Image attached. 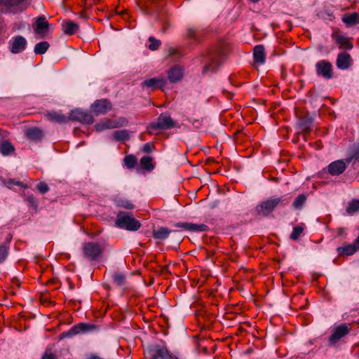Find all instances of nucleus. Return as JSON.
Instances as JSON below:
<instances>
[{
  "label": "nucleus",
  "instance_id": "1",
  "mask_svg": "<svg viewBox=\"0 0 359 359\" xmlns=\"http://www.w3.org/2000/svg\"><path fill=\"white\" fill-rule=\"evenodd\" d=\"M231 50V44L226 41H220L215 50L210 54L211 62L203 68V73L208 71L214 72L220 64L218 60L227 56Z\"/></svg>",
  "mask_w": 359,
  "mask_h": 359
},
{
  "label": "nucleus",
  "instance_id": "2",
  "mask_svg": "<svg viewBox=\"0 0 359 359\" xmlns=\"http://www.w3.org/2000/svg\"><path fill=\"white\" fill-rule=\"evenodd\" d=\"M176 123L168 114H161L157 121L151 123L147 127V132L152 135L157 130H167L175 127Z\"/></svg>",
  "mask_w": 359,
  "mask_h": 359
},
{
  "label": "nucleus",
  "instance_id": "3",
  "mask_svg": "<svg viewBox=\"0 0 359 359\" xmlns=\"http://www.w3.org/2000/svg\"><path fill=\"white\" fill-rule=\"evenodd\" d=\"M116 226L128 231H137L140 229V223L127 212H120L116 217Z\"/></svg>",
  "mask_w": 359,
  "mask_h": 359
},
{
  "label": "nucleus",
  "instance_id": "4",
  "mask_svg": "<svg viewBox=\"0 0 359 359\" xmlns=\"http://www.w3.org/2000/svg\"><path fill=\"white\" fill-rule=\"evenodd\" d=\"M103 248L97 243L89 242L83 244L84 257L89 260H97L102 257Z\"/></svg>",
  "mask_w": 359,
  "mask_h": 359
},
{
  "label": "nucleus",
  "instance_id": "5",
  "mask_svg": "<svg viewBox=\"0 0 359 359\" xmlns=\"http://www.w3.org/2000/svg\"><path fill=\"white\" fill-rule=\"evenodd\" d=\"M128 121L124 117L116 119H104L95 126V129L97 132H101L107 129H114L126 126Z\"/></svg>",
  "mask_w": 359,
  "mask_h": 359
},
{
  "label": "nucleus",
  "instance_id": "6",
  "mask_svg": "<svg viewBox=\"0 0 359 359\" xmlns=\"http://www.w3.org/2000/svg\"><path fill=\"white\" fill-rule=\"evenodd\" d=\"M31 0H0V8L6 11H18L25 9Z\"/></svg>",
  "mask_w": 359,
  "mask_h": 359
},
{
  "label": "nucleus",
  "instance_id": "7",
  "mask_svg": "<svg viewBox=\"0 0 359 359\" xmlns=\"http://www.w3.org/2000/svg\"><path fill=\"white\" fill-rule=\"evenodd\" d=\"M280 201L281 199L279 198H269L258 205L257 206V211L262 216H267L273 211Z\"/></svg>",
  "mask_w": 359,
  "mask_h": 359
},
{
  "label": "nucleus",
  "instance_id": "8",
  "mask_svg": "<svg viewBox=\"0 0 359 359\" xmlns=\"http://www.w3.org/2000/svg\"><path fill=\"white\" fill-rule=\"evenodd\" d=\"M32 29L36 39L50 38L53 33L51 24H32Z\"/></svg>",
  "mask_w": 359,
  "mask_h": 359
},
{
  "label": "nucleus",
  "instance_id": "9",
  "mask_svg": "<svg viewBox=\"0 0 359 359\" xmlns=\"http://www.w3.org/2000/svg\"><path fill=\"white\" fill-rule=\"evenodd\" d=\"M112 109L111 102L106 99L97 100L92 104L90 111L95 115L105 114Z\"/></svg>",
  "mask_w": 359,
  "mask_h": 359
},
{
  "label": "nucleus",
  "instance_id": "10",
  "mask_svg": "<svg viewBox=\"0 0 359 359\" xmlns=\"http://www.w3.org/2000/svg\"><path fill=\"white\" fill-rule=\"evenodd\" d=\"M95 329V326L93 325H89L86 323H79L74 327H72L67 332H64L61 334V338L63 337H72L74 335L79 334L80 333H85L90 331H92Z\"/></svg>",
  "mask_w": 359,
  "mask_h": 359
},
{
  "label": "nucleus",
  "instance_id": "11",
  "mask_svg": "<svg viewBox=\"0 0 359 359\" xmlns=\"http://www.w3.org/2000/svg\"><path fill=\"white\" fill-rule=\"evenodd\" d=\"M68 118L69 121H77L86 124H91L94 121V118L91 114L80 109L72 111Z\"/></svg>",
  "mask_w": 359,
  "mask_h": 359
},
{
  "label": "nucleus",
  "instance_id": "12",
  "mask_svg": "<svg viewBox=\"0 0 359 359\" xmlns=\"http://www.w3.org/2000/svg\"><path fill=\"white\" fill-rule=\"evenodd\" d=\"M316 72L318 75L322 76L326 79L332 78V66L327 60H320L316 65Z\"/></svg>",
  "mask_w": 359,
  "mask_h": 359
},
{
  "label": "nucleus",
  "instance_id": "13",
  "mask_svg": "<svg viewBox=\"0 0 359 359\" xmlns=\"http://www.w3.org/2000/svg\"><path fill=\"white\" fill-rule=\"evenodd\" d=\"M350 330V328L345 324L338 325L333 329L332 334L329 337V341L332 344H334L343 337L348 334Z\"/></svg>",
  "mask_w": 359,
  "mask_h": 359
},
{
  "label": "nucleus",
  "instance_id": "14",
  "mask_svg": "<svg viewBox=\"0 0 359 359\" xmlns=\"http://www.w3.org/2000/svg\"><path fill=\"white\" fill-rule=\"evenodd\" d=\"M347 163V161L344 160L333 161L327 166V172L332 176L339 175L346 169Z\"/></svg>",
  "mask_w": 359,
  "mask_h": 359
},
{
  "label": "nucleus",
  "instance_id": "15",
  "mask_svg": "<svg viewBox=\"0 0 359 359\" xmlns=\"http://www.w3.org/2000/svg\"><path fill=\"white\" fill-rule=\"evenodd\" d=\"M332 36L339 48L348 50L353 48V44L350 41V39L342 35L339 31L333 32Z\"/></svg>",
  "mask_w": 359,
  "mask_h": 359
},
{
  "label": "nucleus",
  "instance_id": "16",
  "mask_svg": "<svg viewBox=\"0 0 359 359\" xmlns=\"http://www.w3.org/2000/svg\"><path fill=\"white\" fill-rule=\"evenodd\" d=\"M175 226L180 227L183 229L184 230L191 231H205L208 230V227L205 224H198L190 222H177L175 224Z\"/></svg>",
  "mask_w": 359,
  "mask_h": 359
},
{
  "label": "nucleus",
  "instance_id": "17",
  "mask_svg": "<svg viewBox=\"0 0 359 359\" xmlns=\"http://www.w3.org/2000/svg\"><path fill=\"white\" fill-rule=\"evenodd\" d=\"M166 84V80L163 77L151 78L145 80L142 83L143 87H147L151 90L156 88H163Z\"/></svg>",
  "mask_w": 359,
  "mask_h": 359
},
{
  "label": "nucleus",
  "instance_id": "18",
  "mask_svg": "<svg viewBox=\"0 0 359 359\" xmlns=\"http://www.w3.org/2000/svg\"><path fill=\"white\" fill-rule=\"evenodd\" d=\"M184 74V68L180 65H175L170 69L168 72V78L172 83L180 81Z\"/></svg>",
  "mask_w": 359,
  "mask_h": 359
},
{
  "label": "nucleus",
  "instance_id": "19",
  "mask_svg": "<svg viewBox=\"0 0 359 359\" xmlns=\"http://www.w3.org/2000/svg\"><path fill=\"white\" fill-rule=\"evenodd\" d=\"M351 55L347 53H341L338 55L336 65L339 69H346L351 65Z\"/></svg>",
  "mask_w": 359,
  "mask_h": 359
},
{
  "label": "nucleus",
  "instance_id": "20",
  "mask_svg": "<svg viewBox=\"0 0 359 359\" xmlns=\"http://www.w3.org/2000/svg\"><path fill=\"white\" fill-rule=\"evenodd\" d=\"M27 45L26 39L22 36H18L13 39L11 51L13 53H18L25 50Z\"/></svg>",
  "mask_w": 359,
  "mask_h": 359
},
{
  "label": "nucleus",
  "instance_id": "21",
  "mask_svg": "<svg viewBox=\"0 0 359 359\" xmlns=\"http://www.w3.org/2000/svg\"><path fill=\"white\" fill-rule=\"evenodd\" d=\"M152 359H172V355L166 347L157 346L154 349Z\"/></svg>",
  "mask_w": 359,
  "mask_h": 359
},
{
  "label": "nucleus",
  "instance_id": "22",
  "mask_svg": "<svg viewBox=\"0 0 359 359\" xmlns=\"http://www.w3.org/2000/svg\"><path fill=\"white\" fill-rule=\"evenodd\" d=\"M25 135L29 140L32 141H39L43 136L42 131L34 127L26 130Z\"/></svg>",
  "mask_w": 359,
  "mask_h": 359
},
{
  "label": "nucleus",
  "instance_id": "23",
  "mask_svg": "<svg viewBox=\"0 0 359 359\" xmlns=\"http://www.w3.org/2000/svg\"><path fill=\"white\" fill-rule=\"evenodd\" d=\"M254 61L257 64H263L265 61L264 48L262 46H256L254 48Z\"/></svg>",
  "mask_w": 359,
  "mask_h": 359
},
{
  "label": "nucleus",
  "instance_id": "24",
  "mask_svg": "<svg viewBox=\"0 0 359 359\" xmlns=\"http://www.w3.org/2000/svg\"><path fill=\"white\" fill-rule=\"evenodd\" d=\"M46 116L49 121L58 123H62L69 121L67 116H65L59 112H49L46 115Z\"/></svg>",
  "mask_w": 359,
  "mask_h": 359
},
{
  "label": "nucleus",
  "instance_id": "25",
  "mask_svg": "<svg viewBox=\"0 0 359 359\" xmlns=\"http://www.w3.org/2000/svg\"><path fill=\"white\" fill-rule=\"evenodd\" d=\"M171 230H170L167 227H161L158 229L153 230L152 232L154 238L158 240L166 239L169 236Z\"/></svg>",
  "mask_w": 359,
  "mask_h": 359
},
{
  "label": "nucleus",
  "instance_id": "26",
  "mask_svg": "<svg viewBox=\"0 0 359 359\" xmlns=\"http://www.w3.org/2000/svg\"><path fill=\"white\" fill-rule=\"evenodd\" d=\"M356 251L353 244H348L337 248V252L339 255L349 256L353 255Z\"/></svg>",
  "mask_w": 359,
  "mask_h": 359
},
{
  "label": "nucleus",
  "instance_id": "27",
  "mask_svg": "<svg viewBox=\"0 0 359 359\" xmlns=\"http://www.w3.org/2000/svg\"><path fill=\"white\" fill-rule=\"evenodd\" d=\"M62 31L65 34L72 35L76 34L79 30L78 24H62Z\"/></svg>",
  "mask_w": 359,
  "mask_h": 359
},
{
  "label": "nucleus",
  "instance_id": "28",
  "mask_svg": "<svg viewBox=\"0 0 359 359\" xmlns=\"http://www.w3.org/2000/svg\"><path fill=\"white\" fill-rule=\"evenodd\" d=\"M49 47V43L48 41H43L35 45L34 52L36 55H43L48 50Z\"/></svg>",
  "mask_w": 359,
  "mask_h": 359
},
{
  "label": "nucleus",
  "instance_id": "29",
  "mask_svg": "<svg viewBox=\"0 0 359 359\" xmlns=\"http://www.w3.org/2000/svg\"><path fill=\"white\" fill-rule=\"evenodd\" d=\"M15 150L14 147L8 141H4L0 144V152L4 155H9Z\"/></svg>",
  "mask_w": 359,
  "mask_h": 359
},
{
  "label": "nucleus",
  "instance_id": "30",
  "mask_svg": "<svg viewBox=\"0 0 359 359\" xmlns=\"http://www.w3.org/2000/svg\"><path fill=\"white\" fill-rule=\"evenodd\" d=\"M140 165L141 168L147 170H151L154 168V165L153 164V158L150 156H143L140 159Z\"/></svg>",
  "mask_w": 359,
  "mask_h": 359
},
{
  "label": "nucleus",
  "instance_id": "31",
  "mask_svg": "<svg viewBox=\"0 0 359 359\" xmlns=\"http://www.w3.org/2000/svg\"><path fill=\"white\" fill-rule=\"evenodd\" d=\"M4 184L9 189H13L14 186L21 187L24 189H27L28 186L23 184L20 181H17L13 179H8L4 181Z\"/></svg>",
  "mask_w": 359,
  "mask_h": 359
},
{
  "label": "nucleus",
  "instance_id": "32",
  "mask_svg": "<svg viewBox=\"0 0 359 359\" xmlns=\"http://www.w3.org/2000/svg\"><path fill=\"white\" fill-rule=\"evenodd\" d=\"M343 22H359V15L356 12L345 14L342 18Z\"/></svg>",
  "mask_w": 359,
  "mask_h": 359
},
{
  "label": "nucleus",
  "instance_id": "33",
  "mask_svg": "<svg viewBox=\"0 0 359 359\" xmlns=\"http://www.w3.org/2000/svg\"><path fill=\"white\" fill-rule=\"evenodd\" d=\"M137 158L133 155H127L124 158V164L128 168H133L137 163Z\"/></svg>",
  "mask_w": 359,
  "mask_h": 359
},
{
  "label": "nucleus",
  "instance_id": "34",
  "mask_svg": "<svg viewBox=\"0 0 359 359\" xmlns=\"http://www.w3.org/2000/svg\"><path fill=\"white\" fill-rule=\"evenodd\" d=\"M307 197L305 194L299 195L293 201V206L297 209H300L306 201Z\"/></svg>",
  "mask_w": 359,
  "mask_h": 359
},
{
  "label": "nucleus",
  "instance_id": "35",
  "mask_svg": "<svg viewBox=\"0 0 359 359\" xmlns=\"http://www.w3.org/2000/svg\"><path fill=\"white\" fill-rule=\"evenodd\" d=\"M202 35L203 34L201 32L194 29H189L187 32V37L196 41H199Z\"/></svg>",
  "mask_w": 359,
  "mask_h": 359
},
{
  "label": "nucleus",
  "instance_id": "36",
  "mask_svg": "<svg viewBox=\"0 0 359 359\" xmlns=\"http://www.w3.org/2000/svg\"><path fill=\"white\" fill-rule=\"evenodd\" d=\"M304 227L302 226H297L293 228L292 232L290 234V238L292 240L296 241L297 240L301 234L304 231Z\"/></svg>",
  "mask_w": 359,
  "mask_h": 359
},
{
  "label": "nucleus",
  "instance_id": "37",
  "mask_svg": "<svg viewBox=\"0 0 359 359\" xmlns=\"http://www.w3.org/2000/svg\"><path fill=\"white\" fill-rule=\"evenodd\" d=\"M358 210H359V200H353L349 203L346 211L348 214H353Z\"/></svg>",
  "mask_w": 359,
  "mask_h": 359
},
{
  "label": "nucleus",
  "instance_id": "38",
  "mask_svg": "<svg viewBox=\"0 0 359 359\" xmlns=\"http://www.w3.org/2000/svg\"><path fill=\"white\" fill-rule=\"evenodd\" d=\"M114 137L116 140H126L128 139V134L126 130H117L114 133Z\"/></svg>",
  "mask_w": 359,
  "mask_h": 359
},
{
  "label": "nucleus",
  "instance_id": "39",
  "mask_svg": "<svg viewBox=\"0 0 359 359\" xmlns=\"http://www.w3.org/2000/svg\"><path fill=\"white\" fill-rule=\"evenodd\" d=\"M113 279L114 282L119 286L123 285L125 283V276L121 273H116L113 275Z\"/></svg>",
  "mask_w": 359,
  "mask_h": 359
},
{
  "label": "nucleus",
  "instance_id": "40",
  "mask_svg": "<svg viewBox=\"0 0 359 359\" xmlns=\"http://www.w3.org/2000/svg\"><path fill=\"white\" fill-rule=\"evenodd\" d=\"M150 44L149 48L151 50H157L161 44L160 41L155 39L154 37H149Z\"/></svg>",
  "mask_w": 359,
  "mask_h": 359
},
{
  "label": "nucleus",
  "instance_id": "41",
  "mask_svg": "<svg viewBox=\"0 0 359 359\" xmlns=\"http://www.w3.org/2000/svg\"><path fill=\"white\" fill-rule=\"evenodd\" d=\"M36 188L41 194H46L49 191L48 184L43 182L39 183Z\"/></svg>",
  "mask_w": 359,
  "mask_h": 359
},
{
  "label": "nucleus",
  "instance_id": "42",
  "mask_svg": "<svg viewBox=\"0 0 359 359\" xmlns=\"http://www.w3.org/2000/svg\"><path fill=\"white\" fill-rule=\"evenodd\" d=\"M118 205L128 210L134 208L133 204L130 201L127 200L120 201Z\"/></svg>",
  "mask_w": 359,
  "mask_h": 359
},
{
  "label": "nucleus",
  "instance_id": "43",
  "mask_svg": "<svg viewBox=\"0 0 359 359\" xmlns=\"http://www.w3.org/2000/svg\"><path fill=\"white\" fill-rule=\"evenodd\" d=\"M8 254V250L6 246L1 245L0 246V262H3Z\"/></svg>",
  "mask_w": 359,
  "mask_h": 359
},
{
  "label": "nucleus",
  "instance_id": "44",
  "mask_svg": "<svg viewBox=\"0 0 359 359\" xmlns=\"http://www.w3.org/2000/svg\"><path fill=\"white\" fill-rule=\"evenodd\" d=\"M27 202L29 203V205L32 207H33L34 209H36L37 207V203L34 197V196H29L26 199Z\"/></svg>",
  "mask_w": 359,
  "mask_h": 359
},
{
  "label": "nucleus",
  "instance_id": "45",
  "mask_svg": "<svg viewBox=\"0 0 359 359\" xmlns=\"http://www.w3.org/2000/svg\"><path fill=\"white\" fill-rule=\"evenodd\" d=\"M352 159H355L359 161V144L355 148L354 154L352 155L351 158L346 159L347 163H350Z\"/></svg>",
  "mask_w": 359,
  "mask_h": 359
},
{
  "label": "nucleus",
  "instance_id": "46",
  "mask_svg": "<svg viewBox=\"0 0 359 359\" xmlns=\"http://www.w3.org/2000/svg\"><path fill=\"white\" fill-rule=\"evenodd\" d=\"M154 148V144H152L151 143H146L144 144V146L142 147V151L145 153H150L153 151Z\"/></svg>",
  "mask_w": 359,
  "mask_h": 359
},
{
  "label": "nucleus",
  "instance_id": "47",
  "mask_svg": "<svg viewBox=\"0 0 359 359\" xmlns=\"http://www.w3.org/2000/svg\"><path fill=\"white\" fill-rule=\"evenodd\" d=\"M34 22H48V20L44 15H41L35 18Z\"/></svg>",
  "mask_w": 359,
  "mask_h": 359
},
{
  "label": "nucleus",
  "instance_id": "48",
  "mask_svg": "<svg viewBox=\"0 0 359 359\" xmlns=\"http://www.w3.org/2000/svg\"><path fill=\"white\" fill-rule=\"evenodd\" d=\"M42 359H56L55 355L52 353H46L43 356Z\"/></svg>",
  "mask_w": 359,
  "mask_h": 359
},
{
  "label": "nucleus",
  "instance_id": "49",
  "mask_svg": "<svg viewBox=\"0 0 359 359\" xmlns=\"http://www.w3.org/2000/svg\"><path fill=\"white\" fill-rule=\"evenodd\" d=\"M354 247L355 248V250L358 251L359 250V236L356 238L355 242L353 243Z\"/></svg>",
  "mask_w": 359,
  "mask_h": 359
},
{
  "label": "nucleus",
  "instance_id": "50",
  "mask_svg": "<svg viewBox=\"0 0 359 359\" xmlns=\"http://www.w3.org/2000/svg\"><path fill=\"white\" fill-rule=\"evenodd\" d=\"M177 50L175 49L174 48H170L169 50H168V53H169V55H174L175 54L177 53Z\"/></svg>",
  "mask_w": 359,
  "mask_h": 359
},
{
  "label": "nucleus",
  "instance_id": "51",
  "mask_svg": "<svg viewBox=\"0 0 359 359\" xmlns=\"http://www.w3.org/2000/svg\"><path fill=\"white\" fill-rule=\"evenodd\" d=\"M88 359H103V358H100V356L96 355H95V354H90V355L88 356Z\"/></svg>",
  "mask_w": 359,
  "mask_h": 359
},
{
  "label": "nucleus",
  "instance_id": "52",
  "mask_svg": "<svg viewBox=\"0 0 359 359\" xmlns=\"http://www.w3.org/2000/svg\"><path fill=\"white\" fill-rule=\"evenodd\" d=\"M146 7H147V6H146ZM147 13H151V11L150 9H149L148 8H146V11H145Z\"/></svg>",
  "mask_w": 359,
  "mask_h": 359
},
{
  "label": "nucleus",
  "instance_id": "53",
  "mask_svg": "<svg viewBox=\"0 0 359 359\" xmlns=\"http://www.w3.org/2000/svg\"><path fill=\"white\" fill-rule=\"evenodd\" d=\"M3 132V136L6 137L7 136V132L6 131H2Z\"/></svg>",
  "mask_w": 359,
  "mask_h": 359
},
{
  "label": "nucleus",
  "instance_id": "54",
  "mask_svg": "<svg viewBox=\"0 0 359 359\" xmlns=\"http://www.w3.org/2000/svg\"><path fill=\"white\" fill-rule=\"evenodd\" d=\"M253 3H257L258 2L259 0H250Z\"/></svg>",
  "mask_w": 359,
  "mask_h": 359
},
{
  "label": "nucleus",
  "instance_id": "55",
  "mask_svg": "<svg viewBox=\"0 0 359 359\" xmlns=\"http://www.w3.org/2000/svg\"><path fill=\"white\" fill-rule=\"evenodd\" d=\"M110 27L116 30L118 29V28H114L111 24H110Z\"/></svg>",
  "mask_w": 359,
  "mask_h": 359
},
{
  "label": "nucleus",
  "instance_id": "56",
  "mask_svg": "<svg viewBox=\"0 0 359 359\" xmlns=\"http://www.w3.org/2000/svg\"><path fill=\"white\" fill-rule=\"evenodd\" d=\"M356 323H357L358 325H359V318L358 319Z\"/></svg>",
  "mask_w": 359,
  "mask_h": 359
}]
</instances>
